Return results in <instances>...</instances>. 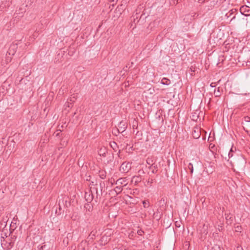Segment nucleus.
Returning <instances> with one entry per match:
<instances>
[{"label":"nucleus","mask_w":250,"mask_h":250,"mask_svg":"<svg viewBox=\"0 0 250 250\" xmlns=\"http://www.w3.org/2000/svg\"><path fill=\"white\" fill-rule=\"evenodd\" d=\"M131 168L129 163H123L120 167V171L122 173H127Z\"/></svg>","instance_id":"obj_1"},{"label":"nucleus","mask_w":250,"mask_h":250,"mask_svg":"<svg viewBox=\"0 0 250 250\" xmlns=\"http://www.w3.org/2000/svg\"><path fill=\"white\" fill-rule=\"evenodd\" d=\"M240 11L242 15H244L245 16L250 15V7L247 5H243L241 6Z\"/></svg>","instance_id":"obj_2"},{"label":"nucleus","mask_w":250,"mask_h":250,"mask_svg":"<svg viewBox=\"0 0 250 250\" xmlns=\"http://www.w3.org/2000/svg\"><path fill=\"white\" fill-rule=\"evenodd\" d=\"M17 48V44H11L9 48L8 53L9 55H14L16 52Z\"/></svg>","instance_id":"obj_3"},{"label":"nucleus","mask_w":250,"mask_h":250,"mask_svg":"<svg viewBox=\"0 0 250 250\" xmlns=\"http://www.w3.org/2000/svg\"><path fill=\"white\" fill-rule=\"evenodd\" d=\"M84 198L86 201L88 203H91L94 199L92 191H91V192H86L85 193Z\"/></svg>","instance_id":"obj_4"},{"label":"nucleus","mask_w":250,"mask_h":250,"mask_svg":"<svg viewBox=\"0 0 250 250\" xmlns=\"http://www.w3.org/2000/svg\"><path fill=\"white\" fill-rule=\"evenodd\" d=\"M141 181L142 178L140 175L134 176L132 178L131 182L132 184H133L134 186H136Z\"/></svg>","instance_id":"obj_5"},{"label":"nucleus","mask_w":250,"mask_h":250,"mask_svg":"<svg viewBox=\"0 0 250 250\" xmlns=\"http://www.w3.org/2000/svg\"><path fill=\"white\" fill-rule=\"evenodd\" d=\"M119 128L118 129V132L122 133L125 130V129L127 127V125L125 123L121 122L120 123V124L119 125Z\"/></svg>","instance_id":"obj_6"},{"label":"nucleus","mask_w":250,"mask_h":250,"mask_svg":"<svg viewBox=\"0 0 250 250\" xmlns=\"http://www.w3.org/2000/svg\"><path fill=\"white\" fill-rule=\"evenodd\" d=\"M149 169H151L152 173L155 174L158 171V166L157 164H155V163L153 164V165H152L151 166H150L149 167Z\"/></svg>","instance_id":"obj_7"},{"label":"nucleus","mask_w":250,"mask_h":250,"mask_svg":"<svg viewBox=\"0 0 250 250\" xmlns=\"http://www.w3.org/2000/svg\"><path fill=\"white\" fill-rule=\"evenodd\" d=\"M25 11V10L22 9V8H20L19 10L16 11L15 14L20 17H21L23 16V13Z\"/></svg>","instance_id":"obj_8"},{"label":"nucleus","mask_w":250,"mask_h":250,"mask_svg":"<svg viewBox=\"0 0 250 250\" xmlns=\"http://www.w3.org/2000/svg\"><path fill=\"white\" fill-rule=\"evenodd\" d=\"M197 130H194L192 132V135L194 139H198L200 137V130L197 128Z\"/></svg>","instance_id":"obj_9"},{"label":"nucleus","mask_w":250,"mask_h":250,"mask_svg":"<svg viewBox=\"0 0 250 250\" xmlns=\"http://www.w3.org/2000/svg\"><path fill=\"white\" fill-rule=\"evenodd\" d=\"M147 17L145 14H142L141 16H139V20H137V22H140V24H143L144 20Z\"/></svg>","instance_id":"obj_10"},{"label":"nucleus","mask_w":250,"mask_h":250,"mask_svg":"<svg viewBox=\"0 0 250 250\" xmlns=\"http://www.w3.org/2000/svg\"><path fill=\"white\" fill-rule=\"evenodd\" d=\"M170 80L166 78H164L161 80V83L164 85H168L170 84Z\"/></svg>","instance_id":"obj_11"},{"label":"nucleus","mask_w":250,"mask_h":250,"mask_svg":"<svg viewBox=\"0 0 250 250\" xmlns=\"http://www.w3.org/2000/svg\"><path fill=\"white\" fill-rule=\"evenodd\" d=\"M225 215L227 222L229 224H231L233 220L232 215L230 214H225Z\"/></svg>","instance_id":"obj_12"},{"label":"nucleus","mask_w":250,"mask_h":250,"mask_svg":"<svg viewBox=\"0 0 250 250\" xmlns=\"http://www.w3.org/2000/svg\"><path fill=\"white\" fill-rule=\"evenodd\" d=\"M139 17V14L136 13L135 15H133L132 16V18L133 19V22L135 24L138 23L139 22H137V20H139L138 18Z\"/></svg>","instance_id":"obj_13"},{"label":"nucleus","mask_w":250,"mask_h":250,"mask_svg":"<svg viewBox=\"0 0 250 250\" xmlns=\"http://www.w3.org/2000/svg\"><path fill=\"white\" fill-rule=\"evenodd\" d=\"M153 159L152 157H148L146 159V163L150 166H151L152 165H153V164L155 163V162H153Z\"/></svg>","instance_id":"obj_14"},{"label":"nucleus","mask_w":250,"mask_h":250,"mask_svg":"<svg viewBox=\"0 0 250 250\" xmlns=\"http://www.w3.org/2000/svg\"><path fill=\"white\" fill-rule=\"evenodd\" d=\"M99 176L101 179H104L106 178V172L103 171H100Z\"/></svg>","instance_id":"obj_15"},{"label":"nucleus","mask_w":250,"mask_h":250,"mask_svg":"<svg viewBox=\"0 0 250 250\" xmlns=\"http://www.w3.org/2000/svg\"><path fill=\"white\" fill-rule=\"evenodd\" d=\"M94 189H95V192H96V198L94 199V201L96 203H97L98 202V197H100L102 195L101 194H100L98 192V189L97 188H93Z\"/></svg>","instance_id":"obj_16"},{"label":"nucleus","mask_w":250,"mask_h":250,"mask_svg":"<svg viewBox=\"0 0 250 250\" xmlns=\"http://www.w3.org/2000/svg\"><path fill=\"white\" fill-rule=\"evenodd\" d=\"M122 189L123 188L122 186H117L115 188L114 190L117 194H119L122 191Z\"/></svg>","instance_id":"obj_17"},{"label":"nucleus","mask_w":250,"mask_h":250,"mask_svg":"<svg viewBox=\"0 0 250 250\" xmlns=\"http://www.w3.org/2000/svg\"><path fill=\"white\" fill-rule=\"evenodd\" d=\"M58 205H59V210H62V205H64V200L63 199H62V200H60L59 201Z\"/></svg>","instance_id":"obj_18"},{"label":"nucleus","mask_w":250,"mask_h":250,"mask_svg":"<svg viewBox=\"0 0 250 250\" xmlns=\"http://www.w3.org/2000/svg\"><path fill=\"white\" fill-rule=\"evenodd\" d=\"M143 206L144 208H146L149 207V203L148 201H144L143 202Z\"/></svg>","instance_id":"obj_19"},{"label":"nucleus","mask_w":250,"mask_h":250,"mask_svg":"<svg viewBox=\"0 0 250 250\" xmlns=\"http://www.w3.org/2000/svg\"><path fill=\"white\" fill-rule=\"evenodd\" d=\"M105 184L104 182H101L100 183V187L101 188V195H102V190L103 188L104 187Z\"/></svg>","instance_id":"obj_20"},{"label":"nucleus","mask_w":250,"mask_h":250,"mask_svg":"<svg viewBox=\"0 0 250 250\" xmlns=\"http://www.w3.org/2000/svg\"><path fill=\"white\" fill-rule=\"evenodd\" d=\"M242 227L241 226H235V230L236 232H241Z\"/></svg>","instance_id":"obj_21"},{"label":"nucleus","mask_w":250,"mask_h":250,"mask_svg":"<svg viewBox=\"0 0 250 250\" xmlns=\"http://www.w3.org/2000/svg\"><path fill=\"white\" fill-rule=\"evenodd\" d=\"M125 181L123 178H120L119 179L116 183V184H123Z\"/></svg>","instance_id":"obj_22"},{"label":"nucleus","mask_w":250,"mask_h":250,"mask_svg":"<svg viewBox=\"0 0 250 250\" xmlns=\"http://www.w3.org/2000/svg\"><path fill=\"white\" fill-rule=\"evenodd\" d=\"M188 167L189 169H190V172H191V173H193V165H192V164H191V163H189L188 166Z\"/></svg>","instance_id":"obj_23"},{"label":"nucleus","mask_w":250,"mask_h":250,"mask_svg":"<svg viewBox=\"0 0 250 250\" xmlns=\"http://www.w3.org/2000/svg\"><path fill=\"white\" fill-rule=\"evenodd\" d=\"M137 125H138L137 121L136 120H134V121L133 122V128L134 129L135 127V128L136 129Z\"/></svg>","instance_id":"obj_24"},{"label":"nucleus","mask_w":250,"mask_h":250,"mask_svg":"<svg viewBox=\"0 0 250 250\" xmlns=\"http://www.w3.org/2000/svg\"><path fill=\"white\" fill-rule=\"evenodd\" d=\"M64 207L66 206V208H68L69 206H70V203L68 202L67 203V200H64Z\"/></svg>","instance_id":"obj_25"},{"label":"nucleus","mask_w":250,"mask_h":250,"mask_svg":"<svg viewBox=\"0 0 250 250\" xmlns=\"http://www.w3.org/2000/svg\"><path fill=\"white\" fill-rule=\"evenodd\" d=\"M199 117L198 115H192V120H197V118Z\"/></svg>","instance_id":"obj_26"},{"label":"nucleus","mask_w":250,"mask_h":250,"mask_svg":"<svg viewBox=\"0 0 250 250\" xmlns=\"http://www.w3.org/2000/svg\"><path fill=\"white\" fill-rule=\"evenodd\" d=\"M85 180L87 181H90V179H91V176L90 175H85Z\"/></svg>","instance_id":"obj_27"},{"label":"nucleus","mask_w":250,"mask_h":250,"mask_svg":"<svg viewBox=\"0 0 250 250\" xmlns=\"http://www.w3.org/2000/svg\"><path fill=\"white\" fill-rule=\"evenodd\" d=\"M214 94H216V96H220V90H219V87L218 88V90L217 91V93L215 90H214Z\"/></svg>","instance_id":"obj_28"},{"label":"nucleus","mask_w":250,"mask_h":250,"mask_svg":"<svg viewBox=\"0 0 250 250\" xmlns=\"http://www.w3.org/2000/svg\"><path fill=\"white\" fill-rule=\"evenodd\" d=\"M160 204H161L162 205L165 204V200L164 198L161 199V200L160 201Z\"/></svg>","instance_id":"obj_29"},{"label":"nucleus","mask_w":250,"mask_h":250,"mask_svg":"<svg viewBox=\"0 0 250 250\" xmlns=\"http://www.w3.org/2000/svg\"><path fill=\"white\" fill-rule=\"evenodd\" d=\"M110 146L113 149H114V147L117 146V144L115 142H113L112 143L110 144Z\"/></svg>","instance_id":"obj_30"},{"label":"nucleus","mask_w":250,"mask_h":250,"mask_svg":"<svg viewBox=\"0 0 250 250\" xmlns=\"http://www.w3.org/2000/svg\"><path fill=\"white\" fill-rule=\"evenodd\" d=\"M245 120L246 122H250V117H249V116L245 117Z\"/></svg>","instance_id":"obj_31"},{"label":"nucleus","mask_w":250,"mask_h":250,"mask_svg":"<svg viewBox=\"0 0 250 250\" xmlns=\"http://www.w3.org/2000/svg\"><path fill=\"white\" fill-rule=\"evenodd\" d=\"M153 179H151L150 180H149V179L147 181V184H149L150 186L151 185L152 183H153Z\"/></svg>","instance_id":"obj_32"},{"label":"nucleus","mask_w":250,"mask_h":250,"mask_svg":"<svg viewBox=\"0 0 250 250\" xmlns=\"http://www.w3.org/2000/svg\"><path fill=\"white\" fill-rule=\"evenodd\" d=\"M236 11H237V10H236V9H231V10H230L229 12H232V14H233L234 13L236 12Z\"/></svg>","instance_id":"obj_33"},{"label":"nucleus","mask_w":250,"mask_h":250,"mask_svg":"<svg viewBox=\"0 0 250 250\" xmlns=\"http://www.w3.org/2000/svg\"><path fill=\"white\" fill-rule=\"evenodd\" d=\"M228 156H229V158L232 157V156H233L232 153L231 152L229 151V152Z\"/></svg>","instance_id":"obj_34"},{"label":"nucleus","mask_w":250,"mask_h":250,"mask_svg":"<svg viewBox=\"0 0 250 250\" xmlns=\"http://www.w3.org/2000/svg\"><path fill=\"white\" fill-rule=\"evenodd\" d=\"M138 232V234L139 235H142V233L144 232V231H142V230H138V232Z\"/></svg>","instance_id":"obj_35"},{"label":"nucleus","mask_w":250,"mask_h":250,"mask_svg":"<svg viewBox=\"0 0 250 250\" xmlns=\"http://www.w3.org/2000/svg\"><path fill=\"white\" fill-rule=\"evenodd\" d=\"M235 18H236V16H235V15H234V16H233L231 18V19H230V22H231L232 21H233L235 19Z\"/></svg>","instance_id":"obj_36"},{"label":"nucleus","mask_w":250,"mask_h":250,"mask_svg":"<svg viewBox=\"0 0 250 250\" xmlns=\"http://www.w3.org/2000/svg\"><path fill=\"white\" fill-rule=\"evenodd\" d=\"M175 226H176V227H180V224H179V223H178V222H176V223H175Z\"/></svg>","instance_id":"obj_37"},{"label":"nucleus","mask_w":250,"mask_h":250,"mask_svg":"<svg viewBox=\"0 0 250 250\" xmlns=\"http://www.w3.org/2000/svg\"><path fill=\"white\" fill-rule=\"evenodd\" d=\"M61 130H60V132L56 133V136H60L61 135Z\"/></svg>","instance_id":"obj_38"},{"label":"nucleus","mask_w":250,"mask_h":250,"mask_svg":"<svg viewBox=\"0 0 250 250\" xmlns=\"http://www.w3.org/2000/svg\"><path fill=\"white\" fill-rule=\"evenodd\" d=\"M228 14H229V16L230 17H231V16L233 15V14H232V12H228Z\"/></svg>","instance_id":"obj_39"},{"label":"nucleus","mask_w":250,"mask_h":250,"mask_svg":"<svg viewBox=\"0 0 250 250\" xmlns=\"http://www.w3.org/2000/svg\"><path fill=\"white\" fill-rule=\"evenodd\" d=\"M210 86H211V87H215V83H212L210 84Z\"/></svg>","instance_id":"obj_40"},{"label":"nucleus","mask_w":250,"mask_h":250,"mask_svg":"<svg viewBox=\"0 0 250 250\" xmlns=\"http://www.w3.org/2000/svg\"><path fill=\"white\" fill-rule=\"evenodd\" d=\"M229 14H228V13H227V14H226L225 16H226V17H227V18H229V17H230L229 16Z\"/></svg>","instance_id":"obj_41"},{"label":"nucleus","mask_w":250,"mask_h":250,"mask_svg":"<svg viewBox=\"0 0 250 250\" xmlns=\"http://www.w3.org/2000/svg\"><path fill=\"white\" fill-rule=\"evenodd\" d=\"M229 151L231 152L232 153L234 152L233 150V148H231Z\"/></svg>","instance_id":"obj_42"},{"label":"nucleus","mask_w":250,"mask_h":250,"mask_svg":"<svg viewBox=\"0 0 250 250\" xmlns=\"http://www.w3.org/2000/svg\"><path fill=\"white\" fill-rule=\"evenodd\" d=\"M90 185H94V182L93 181H91L90 184Z\"/></svg>","instance_id":"obj_43"},{"label":"nucleus","mask_w":250,"mask_h":250,"mask_svg":"<svg viewBox=\"0 0 250 250\" xmlns=\"http://www.w3.org/2000/svg\"><path fill=\"white\" fill-rule=\"evenodd\" d=\"M240 248L241 249V250H243L242 248H240V247H237V250H239V249H240Z\"/></svg>","instance_id":"obj_44"},{"label":"nucleus","mask_w":250,"mask_h":250,"mask_svg":"<svg viewBox=\"0 0 250 250\" xmlns=\"http://www.w3.org/2000/svg\"><path fill=\"white\" fill-rule=\"evenodd\" d=\"M44 246H45V245H44V246H42L41 247V248H40V249H43V247H44Z\"/></svg>","instance_id":"obj_45"},{"label":"nucleus","mask_w":250,"mask_h":250,"mask_svg":"<svg viewBox=\"0 0 250 250\" xmlns=\"http://www.w3.org/2000/svg\"><path fill=\"white\" fill-rule=\"evenodd\" d=\"M102 155H103V156H105V153L104 152V153L102 154Z\"/></svg>","instance_id":"obj_46"},{"label":"nucleus","mask_w":250,"mask_h":250,"mask_svg":"<svg viewBox=\"0 0 250 250\" xmlns=\"http://www.w3.org/2000/svg\"><path fill=\"white\" fill-rule=\"evenodd\" d=\"M173 0V1H174V2L175 1H177V2H178L179 0Z\"/></svg>","instance_id":"obj_47"},{"label":"nucleus","mask_w":250,"mask_h":250,"mask_svg":"<svg viewBox=\"0 0 250 250\" xmlns=\"http://www.w3.org/2000/svg\"><path fill=\"white\" fill-rule=\"evenodd\" d=\"M70 101H72V102H74V101L73 100V99H72V98L70 99Z\"/></svg>","instance_id":"obj_48"},{"label":"nucleus","mask_w":250,"mask_h":250,"mask_svg":"<svg viewBox=\"0 0 250 250\" xmlns=\"http://www.w3.org/2000/svg\"><path fill=\"white\" fill-rule=\"evenodd\" d=\"M70 101H72V102H74V101L73 100V99H72V98L70 99Z\"/></svg>","instance_id":"obj_49"},{"label":"nucleus","mask_w":250,"mask_h":250,"mask_svg":"<svg viewBox=\"0 0 250 250\" xmlns=\"http://www.w3.org/2000/svg\"><path fill=\"white\" fill-rule=\"evenodd\" d=\"M133 64V62H132L131 63V65H132Z\"/></svg>","instance_id":"obj_50"}]
</instances>
